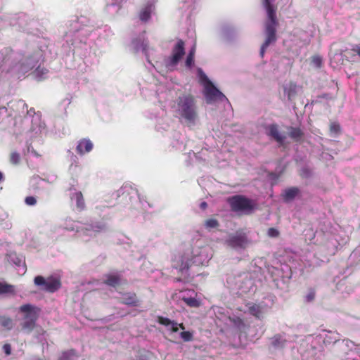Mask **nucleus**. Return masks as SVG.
Masks as SVG:
<instances>
[{"label":"nucleus","mask_w":360,"mask_h":360,"mask_svg":"<svg viewBox=\"0 0 360 360\" xmlns=\"http://www.w3.org/2000/svg\"><path fill=\"white\" fill-rule=\"evenodd\" d=\"M68 30L63 37V40L70 49L78 47L85 44L88 37L92 34L108 40L113 35L112 30L107 25L95 29L89 19L85 16L73 17L68 24Z\"/></svg>","instance_id":"obj_1"},{"label":"nucleus","mask_w":360,"mask_h":360,"mask_svg":"<svg viewBox=\"0 0 360 360\" xmlns=\"http://www.w3.org/2000/svg\"><path fill=\"white\" fill-rule=\"evenodd\" d=\"M44 60V53L41 49L24 55L13 53L7 49L0 52V66L18 78L35 69Z\"/></svg>","instance_id":"obj_2"},{"label":"nucleus","mask_w":360,"mask_h":360,"mask_svg":"<svg viewBox=\"0 0 360 360\" xmlns=\"http://www.w3.org/2000/svg\"><path fill=\"white\" fill-rule=\"evenodd\" d=\"M212 255V248L205 244L203 239H198L192 245L191 259L185 255H176L172 259V266L186 277L191 261L197 266H207Z\"/></svg>","instance_id":"obj_3"},{"label":"nucleus","mask_w":360,"mask_h":360,"mask_svg":"<svg viewBox=\"0 0 360 360\" xmlns=\"http://www.w3.org/2000/svg\"><path fill=\"white\" fill-rule=\"evenodd\" d=\"M174 116L189 128H193L199 122L197 101L191 94L179 96L172 105Z\"/></svg>","instance_id":"obj_4"},{"label":"nucleus","mask_w":360,"mask_h":360,"mask_svg":"<svg viewBox=\"0 0 360 360\" xmlns=\"http://www.w3.org/2000/svg\"><path fill=\"white\" fill-rule=\"evenodd\" d=\"M274 0H262L263 6L266 9L268 20L265 24V36L264 42L261 46L259 54L263 57L266 49L274 44L277 39L276 37V26L277 20L276 16V8L273 5Z\"/></svg>","instance_id":"obj_5"},{"label":"nucleus","mask_w":360,"mask_h":360,"mask_svg":"<svg viewBox=\"0 0 360 360\" xmlns=\"http://www.w3.org/2000/svg\"><path fill=\"white\" fill-rule=\"evenodd\" d=\"M105 224L101 222L82 224L79 221H74L70 217H66L61 220L58 225V229L62 231L77 232L86 236H93L96 233L105 230Z\"/></svg>","instance_id":"obj_6"},{"label":"nucleus","mask_w":360,"mask_h":360,"mask_svg":"<svg viewBox=\"0 0 360 360\" xmlns=\"http://www.w3.org/2000/svg\"><path fill=\"white\" fill-rule=\"evenodd\" d=\"M226 284L229 288L236 290L240 295L255 292L257 289L255 280L249 272L229 276L226 278Z\"/></svg>","instance_id":"obj_7"},{"label":"nucleus","mask_w":360,"mask_h":360,"mask_svg":"<svg viewBox=\"0 0 360 360\" xmlns=\"http://www.w3.org/2000/svg\"><path fill=\"white\" fill-rule=\"evenodd\" d=\"M198 77L204 86V96L207 103L217 101H228L227 98L213 84L201 68H198Z\"/></svg>","instance_id":"obj_8"},{"label":"nucleus","mask_w":360,"mask_h":360,"mask_svg":"<svg viewBox=\"0 0 360 360\" xmlns=\"http://www.w3.org/2000/svg\"><path fill=\"white\" fill-rule=\"evenodd\" d=\"M304 235L305 240L309 243L324 247L328 255L334 254L336 243L329 239L330 236L328 232L325 233L322 231L314 232L312 229H308L304 230Z\"/></svg>","instance_id":"obj_9"},{"label":"nucleus","mask_w":360,"mask_h":360,"mask_svg":"<svg viewBox=\"0 0 360 360\" xmlns=\"http://www.w3.org/2000/svg\"><path fill=\"white\" fill-rule=\"evenodd\" d=\"M116 198L122 197L123 199L129 198L136 209L146 210L149 204L141 198L138 190L130 184L123 185L114 194Z\"/></svg>","instance_id":"obj_10"},{"label":"nucleus","mask_w":360,"mask_h":360,"mask_svg":"<svg viewBox=\"0 0 360 360\" xmlns=\"http://www.w3.org/2000/svg\"><path fill=\"white\" fill-rule=\"evenodd\" d=\"M19 312L23 314L22 330L30 333L35 326L40 309L35 305L25 304L20 307Z\"/></svg>","instance_id":"obj_11"},{"label":"nucleus","mask_w":360,"mask_h":360,"mask_svg":"<svg viewBox=\"0 0 360 360\" xmlns=\"http://www.w3.org/2000/svg\"><path fill=\"white\" fill-rule=\"evenodd\" d=\"M268 273L271 275L275 285L278 288L285 289L287 282L291 277V271L288 265L280 264L279 266H269Z\"/></svg>","instance_id":"obj_12"},{"label":"nucleus","mask_w":360,"mask_h":360,"mask_svg":"<svg viewBox=\"0 0 360 360\" xmlns=\"http://www.w3.org/2000/svg\"><path fill=\"white\" fill-rule=\"evenodd\" d=\"M232 210L242 214H249L255 207V203L250 199L242 196L235 195L228 199Z\"/></svg>","instance_id":"obj_13"},{"label":"nucleus","mask_w":360,"mask_h":360,"mask_svg":"<svg viewBox=\"0 0 360 360\" xmlns=\"http://www.w3.org/2000/svg\"><path fill=\"white\" fill-rule=\"evenodd\" d=\"M184 54V42L179 39L172 47L171 56L164 59L165 68L169 71L175 70Z\"/></svg>","instance_id":"obj_14"},{"label":"nucleus","mask_w":360,"mask_h":360,"mask_svg":"<svg viewBox=\"0 0 360 360\" xmlns=\"http://www.w3.org/2000/svg\"><path fill=\"white\" fill-rule=\"evenodd\" d=\"M250 243L247 235L242 231H236L234 233L229 234L225 239V244L236 250L242 251L246 249Z\"/></svg>","instance_id":"obj_15"},{"label":"nucleus","mask_w":360,"mask_h":360,"mask_svg":"<svg viewBox=\"0 0 360 360\" xmlns=\"http://www.w3.org/2000/svg\"><path fill=\"white\" fill-rule=\"evenodd\" d=\"M32 112L34 115L30 120L32 125L29 131V136L31 139L37 138L46 134L45 123L41 121L40 115L35 113L34 110L30 109L27 111L28 116L25 117V120L30 121V117L32 115Z\"/></svg>","instance_id":"obj_16"},{"label":"nucleus","mask_w":360,"mask_h":360,"mask_svg":"<svg viewBox=\"0 0 360 360\" xmlns=\"http://www.w3.org/2000/svg\"><path fill=\"white\" fill-rule=\"evenodd\" d=\"M34 283L39 287L41 290L53 292L60 287V280L53 276H49L47 278L41 276H37L34 279Z\"/></svg>","instance_id":"obj_17"},{"label":"nucleus","mask_w":360,"mask_h":360,"mask_svg":"<svg viewBox=\"0 0 360 360\" xmlns=\"http://www.w3.org/2000/svg\"><path fill=\"white\" fill-rule=\"evenodd\" d=\"M215 314L217 319L226 326H233L239 329H241L244 326L242 317L235 315L231 316L226 314L224 309L217 307Z\"/></svg>","instance_id":"obj_18"},{"label":"nucleus","mask_w":360,"mask_h":360,"mask_svg":"<svg viewBox=\"0 0 360 360\" xmlns=\"http://www.w3.org/2000/svg\"><path fill=\"white\" fill-rule=\"evenodd\" d=\"M318 346H319V340L317 335H308L300 341L298 351L301 354L308 353L312 356Z\"/></svg>","instance_id":"obj_19"},{"label":"nucleus","mask_w":360,"mask_h":360,"mask_svg":"<svg viewBox=\"0 0 360 360\" xmlns=\"http://www.w3.org/2000/svg\"><path fill=\"white\" fill-rule=\"evenodd\" d=\"M156 0H148L143 4L138 12V18L142 23H148L153 15L155 14Z\"/></svg>","instance_id":"obj_20"},{"label":"nucleus","mask_w":360,"mask_h":360,"mask_svg":"<svg viewBox=\"0 0 360 360\" xmlns=\"http://www.w3.org/2000/svg\"><path fill=\"white\" fill-rule=\"evenodd\" d=\"M133 49L136 52L141 51L146 56L148 63L155 69H158V63L153 64L149 60L148 44V41L145 38V33L141 34L139 37L134 38L131 42Z\"/></svg>","instance_id":"obj_21"},{"label":"nucleus","mask_w":360,"mask_h":360,"mask_svg":"<svg viewBox=\"0 0 360 360\" xmlns=\"http://www.w3.org/2000/svg\"><path fill=\"white\" fill-rule=\"evenodd\" d=\"M269 308V307L264 302H259L258 304L250 302L245 304L244 312H248L250 314L255 316L257 319H262Z\"/></svg>","instance_id":"obj_22"},{"label":"nucleus","mask_w":360,"mask_h":360,"mask_svg":"<svg viewBox=\"0 0 360 360\" xmlns=\"http://www.w3.org/2000/svg\"><path fill=\"white\" fill-rule=\"evenodd\" d=\"M179 297L190 307H198L200 304V301L197 298V292L192 289L180 291Z\"/></svg>","instance_id":"obj_23"},{"label":"nucleus","mask_w":360,"mask_h":360,"mask_svg":"<svg viewBox=\"0 0 360 360\" xmlns=\"http://www.w3.org/2000/svg\"><path fill=\"white\" fill-rule=\"evenodd\" d=\"M70 198L72 206H75L77 211L81 212L85 209V202L81 191L75 188L70 189Z\"/></svg>","instance_id":"obj_24"},{"label":"nucleus","mask_w":360,"mask_h":360,"mask_svg":"<svg viewBox=\"0 0 360 360\" xmlns=\"http://www.w3.org/2000/svg\"><path fill=\"white\" fill-rule=\"evenodd\" d=\"M319 344L322 341L326 345L335 343L340 340V334L336 331L323 330L317 335Z\"/></svg>","instance_id":"obj_25"},{"label":"nucleus","mask_w":360,"mask_h":360,"mask_svg":"<svg viewBox=\"0 0 360 360\" xmlns=\"http://www.w3.org/2000/svg\"><path fill=\"white\" fill-rule=\"evenodd\" d=\"M157 322L164 326L168 330L172 333H176L179 329L184 331L185 326L183 323H178L174 321H172L169 319L164 316H158Z\"/></svg>","instance_id":"obj_26"},{"label":"nucleus","mask_w":360,"mask_h":360,"mask_svg":"<svg viewBox=\"0 0 360 360\" xmlns=\"http://www.w3.org/2000/svg\"><path fill=\"white\" fill-rule=\"evenodd\" d=\"M127 0H108L105 6V11L111 15H115L119 13L123 4Z\"/></svg>","instance_id":"obj_27"},{"label":"nucleus","mask_w":360,"mask_h":360,"mask_svg":"<svg viewBox=\"0 0 360 360\" xmlns=\"http://www.w3.org/2000/svg\"><path fill=\"white\" fill-rule=\"evenodd\" d=\"M93 143L89 139H82L77 142L76 151L80 155L91 152L93 149Z\"/></svg>","instance_id":"obj_28"},{"label":"nucleus","mask_w":360,"mask_h":360,"mask_svg":"<svg viewBox=\"0 0 360 360\" xmlns=\"http://www.w3.org/2000/svg\"><path fill=\"white\" fill-rule=\"evenodd\" d=\"M267 134L269 136L274 139L276 142H278L280 145L283 144L285 136L282 134L278 129V126L276 124H271L267 127Z\"/></svg>","instance_id":"obj_29"},{"label":"nucleus","mask_w":360,"mask_h":360,"mask_svg":"<svg viewBox=\"0 0 360 360\" xmlns=\"http://www.w3.org/2000/svg\"><path fill=\"white\" fill-rule=\"evenodd\" d=\"M49 71L44 67H41V63H39L34 70L32 72V77L37 81H42L48 78Z\"/></svg>","instance_id":"obj_30"},{"label":"nucleus","mask_w":360,"mask_h":360,"mask_svg":"<svg viewBox=\"0 0 360 360\" xmlns=\"http://www.w3.org/2000/svg\"><path fill=\"white\" fill-rule=\"evenodd\" d=\"M10 261L13 263L16 266L20 268L22 274H25L26 271V266L24 259L22 257H19L15 254H11L9 255Z\"/></svg>","instance_id":"obj_31"},{"label":"nucleus","mask_w":360,"mask_h":360,"mask_svg":"<svg viewBox=\"0 0 360 360\" xmlns=\"http://www.w3.org/2000/svg\"><path fill=\"white\" fill-rule=\"evenodd\" d=\"M119 299L122 303L127 305L136 306L138 302L136 295L131 292L122 294Z\"/></svg>","instance_id":"obj_32"},{"label":"nucleus","mask_w":360,"mask_h":360,"mask_svg":"<svg viewBox=\"0 0 360 360\" xmlns=\"http://www.w3.org/2000/svg\"><path fill=\"white\" fill-rule=\"evenodd\" d=\"M284 95L287 96L288 100H292L296 95L297 86L293 83L286 84L283 86Z\"/></svg>","instance_id":"obj_33"},{"label":"nucleus","mask_w":360,"mask_h":360,"mask_svg":"<svg viewBox=\"0 0 360 360\" xmlns=\"http://www.w3.org/2000/svg\"><path fill=\"white\" fill-rule=\"evenodd\" d=\"M300 190L297 188L292 187L285 189L283 193V198L285 201L290 202L299 194Z\"/></svg>","instance_id":"obj_34"},{"label":"nucleus","mask_w":360,"mask_h":360,"mask_svg":"<svg viewBox=\"0 0 360 360\" xmlns=\"http://www.w3.org/2000/svg\"><path fill=\"white\" fill-rule=\"evenodd\" d=\"M121 279L118 274H112L106 276L105 283L109 286L116 287L120 283Z\"/></svg>","instance_id":"obj_35"},{"label":"nucleus","mask_w":360,"mask_h":360,"mask_svg":"<svg viewBox=\"0 0 360 360\" xmlns=\"http://www.w3.org/2000/svg\"><path fill=\"white\" fill-rule=\"evenodd\" d=\"M288 341L285 335H276L272 338V345L276 347H283Z\"/></svg>","instance_id":"obj_36"},{"label":"nucleus","mask_w":360,"mask_h":360,"mask_svg":"<svg viewBox=\"0 0 360 360\" xmlns=\"http://www.w3.org/2000/svg\"><path fill=\"white\" fill-rule=\"evenodd\" d=\"M197 5V0H184L182 2L181 8L185 11L188 12V14H191L192 11L195 9Z\"/></svg>","instance_id":"obj_37"},{"label":"nucleus","mask_w":360,"mask_h":360,"mask_svg":"<svg viewBox=\"0 0 360 360\" xmlns=\"http://www.w3.org/2000/svg\"><path fill=\"white\" fill-rule=\"evenodd\" d=\"M1 294H15V286L0 282V295Z\"/></svg>","instance_id":"obj_38"},{"label":"nucleus","mask_w":360,"mask_h":360,"mask_svg":"<svg viewBox=\"0 0 360 360\" xmlns=\"http://www.w3.org/2000/svg\"><path fill=\"white\" fill-rule=\"evenodd\" d=\"M0 325L6 330H11L14 326L12 319L7 316H0Z\"/></svg>","instance_id":"obj_39"},{"label":"nucleus","mask_w":360,"mask_h":360,"mask_svg":"<svg viewBox=\"0 0 360 360\" xmlns=\"http://www.w3.org/2000/svg\"><path fill=\"white\" fill-rule=\"evenodd\" d=\"M340 131V126L337 122H331L330 125V134L333 137H336Z\"/></svg>","instance_id":"obj_40"},{"label":"nucleus","mask_w":360,"mask_h":360,"mask_svg":"<svg viewBox=\"0 0 360 360\" xmlns=\"http://www.w3.org/2000/svg\"><path fill=\"white\" fill-rule=\"evenodd\" d=\"M289 135L291 138L298 140L301 138L302 133L299 128L292 127L289 131Z\"/></svg>","instance_id":"obj_41"},{"label":"nucleus","mask_w":360,"mask_h":360,"mask_svg":"<svg viewBox=\"0 0 360 360\" xmlns=\"http://www.w3.org/2000/svg\"><path fill=\"white\" fill-rule=\"evenodd\" d=\"M205 226L207 229H212L218 227L219 223L215 219H209L205 221Z\"/></svg>","instance_id":"obj_42"},{"label":"nucleus","mask_w":360,"mask_h":360,"mask_svg":"<svg viewBox=\"0 0 360 360\" xmlns=\"http://www.w3.org/2000/svg\"><path fill=\"white\" fill-rule=\"evenodd\" d=\"M180 338L185 342H189L193 340V334L190 331H182L179 334Z\"/></svg>","instance_id":"obj_43"},{"label":"nucleus","mask_w":360,"mask_h":360,"mask_svg":"<svg viewBox=\"0 0 360 360\" xmlns=\"http://www.w3.org/2000/svg\"><path fill=\"white\" fill-rule=\"evenodd\" d=\"M75 352L74 350L67 351L63 353L59 360H73Z\"/></svg>","instance_id":"obj_44"},{"label":"nucleus","mask_w":360,"mask_h":360,"mask_svg":"<svg viewBox=\"0 0 360 360\" xmlns=\"http://www.w3.org/2000/svg\"><path fill=\"white\" fill-rule=\"evenodd\" d=\"M311 64L315 68H319L322 65V58L319 56H314L311 59Z\"/></svg>","instance_id":"obj_45"},{"label":"nucleus","mask_w":360,"mask_h":360,"mask_svg":"<svg viewBox=\"0 0 360 360\" xmlns=\"http://www.w3.org/2000/svg\"><path fill=\"white\" fill-rule=\"evenodd\" d=\"M20 157L19 153L13 152L10 157V161L13 165H18L20 162Z\"/></svg>","instance_id":"obj_46"},{"label":"nucleus","mask_w":360,"mask_h":360,"mask_svg":"<svg viewBox=\"0 0 360 360\" xmlns=\"http://www.w3.org/2000/svg\"><path fill=\"white\" fill-rule=\"evenodd\" d=\"M27 205L34 206L37 204V199L34 196H27L25 199Z\"/></svg>","instance_id":"obj_47"},{"label":"nucleus","mask_w":360,"mask_h":360,"mask_svg":"<svg viewBox=\"0 0 360 360\" xmlns=\"http://www.w3.org/2000/svg\"><path fill=\"white\" fill-rule=\"evenodd\" d=\"M267 234L269 237L276 238L279 235V231L275 228H270L268 229Z\"/></svg>","instance_id":"obj_48"},{"label":"nucleus","mask_w":360,"mask_h":360,"mask_svg":"<svg viewBox=\"0 0 360 360\" xmlns=\"http://www.w3.org/2000/svg\"><path fill=\"white\" fill-rule=\"evenodd\" d=\"M194 63V57L191 56V54H188L186 57V66L187 68H191Z\"/></svg>","instance_id":"obj_49"},{"label":"nucleus","mask_w":360,"mask_h":360,"mask_svg":"<svg viewBox=\"0 0 360 360\" xmlns=\"http://www.w3.org/2000/svg\"><path fill=\"white\" fill-rule=\"evenodd\" d=\"M351 50L360 57V44L352 45Z\"/></svg>","instance_id":"obj_50"},{"label":"nucleus","mask_w":360,"mask_h":360,"mask_svg":"<svg viewBox=\"0 0 360 360\" xmlns=\"http://www.w3.org/2000/svg\"><path fill=\"white\" fill-rule=\"evenodd\" d=\"M4 352L6 355H9L11 353V347L9 344H5L3 346Z\"/></svg>","instance_id":"obj_51"},{"label":"nucleus","mask_w":360,"mask_h":360,"mask_svg":"<svg viewBox=\"0 0 360 360\" xmlns=\"http://www.w3.org/2000/svg\"><path fill=\"white\" fill-rule=\"evenodd\" d=\"M314 298V293L313 292H309V294H307V295L306 296V299L308 302H310L311 300H313Z\"/></svg>","instance_id":"obj_52"},{"label":"nucleus","mask_w":360,"mask_h":360,"mask_svg":"<svg viewBox=\"0 0 360 360\" xmlns=\"http://www.w3.org/2000/svg\"><path fill=\"white\" fill-rule=\"evenodd\" d=\"M321 158L323 159V160H330L332 158V156L328 153H323L321 155Z\"/></svg>","instance_id":"obj_53"},{"label":"nucleus","mask_w":360,"mask_h":360,"mask_svg":"<svg viewBox=\"0 0 360 360\" xmlns=\"http://www.w3.org/2000/svg\"><path fill=\"white\" fill-rule=\"evenodd\" d=\"M195 52V46L194 45V46L191 49V50L189 51L188 54H191V56H192L193 57H194Z\"/></svg>","instance_id":"obj_54"},{"label":"nucleus","mask_w":360,"mask_h":360,"mask_svg":"<svg viewBox=\"0 0 360 360\" xmlns=\"http://www.w3.org/2000/svg\"><path fill=\"white\" fill-rule=\"evenodd\" d=\"M68 152L69 155H70L72 160L75 162L77 160V157L70 150H68Z\"/></svg>","instance_id":"obj_55"},{"label":"nucleus","mask_w":360,"mask_h":360,"mask_svg":"<svg viewBox=\"0 0 360 360\" xmlns=\"http://www.w3.org/2000/svg\"><path fill=\"white\" fill-rule=\"evenodd\" d=\"M207 207V204L206 202H202L200 204V207L202 209V210H205L206 207Z\"/></svg>","instance_id":"obj_56"},{"label":"nucleus","mask_w":360,"mask_h":360,"mask_svg":"<svg viewBox=\"0 0 360 360\" xmlns=\"http://www.w3.org/2000/svg\"><path fill=\"white\" fill-rule=\"evenodd\" d=\"M302 175L304 176H309V172H308L307 169H302Z\"/></svg>","instance_id":"obj_57"},{"label":"nucleus","mask_w":360,"mask_h":360,"mask_svg":"<svg viewBox=\"0 0 360 360\" xmlns=\"http://www.w3.org/2000/svg\"><path fill=\"white\" fill-rule=\"evenodd\" d=\"M63 103L65 105H69L70 103V100L69 98H65Z\"/></svg>","instance_id":"obj_58"},{"label":"nucleus","mask_w":360,"mask_h":360,"mask_svg":"<svg viewBox=\"0 0 360 360\" xmlns=\"http://www.w3.org/2000/svg\"><path fill=\"white\" fill-rule=\"evenodd\" d=\"M3 177H4L3 174L1 172H0V182L3 180Z\"/></svg>","instance_id":"obj_59"},{"label":"nucleus","mask_w":360,"mask_h":360,"mask_svg":"<svg viewBox=\"0 0 360 360\" xmlns=\"http://www.w3.org/2000/svg\"><path fill=\"white\" fill-rule=\"evenodd\" d=\"M307 265H308L309 266H314V262H309V263H308V264H307Z\"/></svg>","instance_id":"obj_60"},{"label":"nucleus","mask_w":360,"mask_h":360,"mask_svg":"<svg viewBox=\"0 0 360 360\" xmlns=\"http://www.w3.org/2000/svg\"><path fill=\"white\" fill-rule=\"evenodd\" d=\"M19 105H22V106H26L27 107L26 104L24 103L22 101L19 102Z\"/></svg>","instance_id":"obj_61"},{"label":"nucleus","mask_w":360,"mask_h":360,"mask_svg":"<svg viewBox=\"0 0 360 360\" xmlns=\"http://www.w3.org/2000/svg\"><path fill=\"white\" fill-rule=\"evenodd\" d=\"M261 271V269L260 268H257V269L255 270V271L256 272H259Z\"/></svg>","instance_id":"obj_62"}]
</instances>
